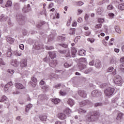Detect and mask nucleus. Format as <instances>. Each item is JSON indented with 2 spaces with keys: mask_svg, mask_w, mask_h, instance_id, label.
I'll return each mask as SVG.
<instances>
[{
  "mask_svg": "<svg viewBox=\"0 0 124 124\" xmlns=\"http://www.w3.org/2000/svg\"><path fill=\"white\" fill-rule=\"evenodd\" d=\"M86 58H80L79 59V62H86Z\"/></svg>",
  "mask_w": 124,
  "mask_h": 124,
  "instance_id": "obj_53",
  "label": "nucleus"
},
{
  "mask_svg": "<svg viewBox=\"0 0 124 124\" xmlns=\"http://www.w3.org/2000/svg\"><path fill=\"white\" fill-rule=\"evenodd\" d=\"M78 94L81 97H87V93L84 90H79L78 91Z\"/></svg>",
  "mask_w": 124,
  "mask_h": 124,
  "instance_id": "obj_8",
  "label": "nucleus"
},
{
  "mask_svg": "<svg viewBox=\"0 0 124 124\" xmlns=\"http://www.w3.org/2000/svg\"><path fill=\"white\" fill-rule=\"evenodd\" d=\"M114 92L115 89L111 87H109L104 91L106 96H111V95L114 94Z\"/></svg>",
  "mask_w": 124,
  "mask_h": 124,
  "instance_id": "obj_1",
  "label": "nucleus"
},
{
  "mask_svg": "<svg viewBox=\"0 0 124 124\" xmlns=\"http://www.w3.org/2000/svg\"><path fill=\"white\" fill-rule=\"evenodd\" d=\"M113 70H114V68H113L112 67H110L109 68H108V72H112Z\"/></svg>",
  "mask_w": 124,
  "mask_h": 124,
  "instance_id": "obj_57",
  "label": "nucleus"
},
{
  "mask_svg": "<svg viewBox=\"0 0 124 124\" xmlns=\"http://www.w3.org/2000/svg\"><path fill=\"white\" fill-rule=\"evenodd\" d=\"M14 8L16 9V10H18V9H20V3L15 2L14 3Z\"/></svg>",
  "mask_w": 124,
  "mask_h": 124,
  "instance_id": "obj_27",
  "label": "nucleus"
},
{
  "mask_svg": "<svg viewBox=\"0 0 124 124\" xmlns=\"http://www.w3.org/2000/svg\"><path fill=\"white\" fill-rule=\"evenodd\" d=\"M48 40L49 42L53 41V40H54V35H49L48 37Z\"/></svg>",
  "mask_w": 124,
  "mask_h": 124,
  "instance_id": "obj_37",
  "label": "nucleus"
},
{
  "mask_svg": "<svg viewBox=\"0 0 124 124\" xmlns=\"http://www.w3.org/2000/svg\"><path fill=\"white\" fill-rule=\"evenodd\" d=\"M90 104V101L88 100H84L82 102L79 103L80 106L83 107V106H86V105H88Z\"/></svg>",
  "mask_w": 124,
  "mask_h": 124,
  "instance_id": "obj_11",
  "label": "nucleus"
},
{
  "mask_svg": "<svg viewBox=\"0 0 124 124\" xmlns=\"http://www.w3.org/2000/svg\"><path fill=\"white\" fill-rule=\"evenodd\" d=\"M7 56V57H11L12 56V52H11V50L10 49H9L8 51Z\"/></svg>",
  "mask_w": 124,
  "mask_h": 124,
  "instance_id": "obj_44",
  "label": "nucleus"
},
{
  "mask_svg": "<svg viewBox=\"0 0 124 124\" xmlns=\"http://www.w3.org/2000/svg\"><path fill=\"white\" fill-rule=\"evenodd\" d=\"M102 27V24H97L95 26V29H101Z\"/></svg>",
  "mask_w": 124,
  "mask_h": 124,
  "instance_id": "obj_47",
  "label": "nucleus"
},
{
  "mask_svg": "<svg viewBox=\"0 0 124 124\" xmlns=\"http://www.w3.org/2000/svg\"><path fill=\"white\" fill-rule=\"evenodd\" d=\"M120 62H124V57L121 58L120 60Z\"/></svg>",
  "mask_w": 124,
  "mask_h": 124,
  "instance_id": "obj_64",
  "label": "nucleus"
},
{
  "mask_svg": "<svg viewBox=\"0 0 124 124\" xmlns=\"http://www.w3.org/2000/svg\"><path fill=\"white\" fill-rule=\"evenodd\" d=\"M78 55L79 56H85L86 55V51L83 49H80L78 51Z\"/></svg>",
  "mask_w": 124,
  "mask_h": 124,
  "instance_id": "obj_29",
  "label": "nucleus"
},
{
  "mask_svg": "<svg viewBox=\"0 0 124 124\" xmlns=\"http://www.w3.org/2000/svg\"><path fill=\"white\" fill-rule=\"evenodd\" d=\"M57 64H58L57 60H51L49 63V66H51V67H56Z\"/></svg>",
  "mask_w": 124,
  "mask_h": 124,
  "instance_id": "obj_12",
  "label": "nucleus"
},
{
  "mask_svg": "<svg viewBox=\"0 0 124 124\" xmlns=\"http://www.w3.org/2000/svg\"><path fill=\"white\" fill-rule=\"evenodd\" d=\"M90 34H91V31H86L85 32V35H86V36H89Z\"/></svg>",
  "mask_w": 124,
  "mask_h": 124,
  "instance_id": "obj_63",
  "label": "nucleus"
},
{
  "mask_svg": "<svg viewBox=\"0 0 124 124\" xmlns=\"http://www.w3.org/2000/svg\"><path fill=\"white\" fill-rule=\"evenodd\" d=\"M115 84H116L118 86H122L124 83V80L122 79V77L120 76H117L115 77V79L113 80Z\"/></svg>",
  "mask_w": 124,
  "mask_h": 124,
  "instance_id": "obj_2",
  "label": "nucleus"
},
{
  "mask_svg": "<svg viewBox=\"0 0 124 124\" xmlns=\"http://www.w3.org/2000/svg\"><path fill=\"white\" fill-rule=\"evenodd\" d=\"M44 24H45V21L41 22V24H39L37 25V27L40 28V27H41V26H42L43 25H44Z\"/></svg>",
  "mask_w": 124,
  "mask_h": 124,
  "instance_id": "obj_50",
  "label": "nucleus"
},
{
  "mask_svg": "<svg viewBox=\"0 0 124 124\" xmlns=\"http://www.w3.org/2000/svg\"><path fill=\"white\" fill-rule=\"evenodd\" d=\"M6 100H7V97L4 95L0 99V102H3L6 101Z\"/></svg>",
  "mask_w": 124,
  "mask_h": 124,
  "instance_id": "obj_38",
  "label": "nucleus"
},
{
  "mask_svg": "<svg viewBox=\"0 0 124 124\" xmlns=\"http://www.w3.org/2000/svg\"><path fill=\"white\" fill-rule=\"evenodd\" d=\"M66 38L62 36H58L57 37V41L59 42H63L65 41Z\"/></svg>",
  "mask_w": 124,
  "mask_h": 124,
  "instance_id": "obj_17",
  "label": "nucleus"
},
{
  "mask_svg": "<svg viewBox=\"0 0 124 124\" xmlns=\"http://www.w3.org/2000/svg\"><path fill=\"white\" fill-rule=\"evenodd\" d=\"M119 68L121 71L124 72V63H123L120 65Z\"/></svg>",
  "mask_w": 124,
  "mask_h": 124,
  "instance_id": "obj_42",
  "label": "nucleus"
},
{
  "mask_svg": "<svg viewBox=\"0 0 124 124\" xmlns=\"http://www.w3.org/2000/svg\"><path fill=\"white\" fill-rule=\"evenodd\" d=\"M67 103L71 107H72L74 105V100L72 99H69L67 101Z\"/></svg>",
  "mask_w": 124,
  "mask_h": 124,
  "instance_id": "obj_25",
  "label": "nucleus"
},
{
  "mask_svg": "<svg viewBox=\"0 0 124 124\" xmlns=\"http://www.w3.org/2000/svg\"><path fill=\"white\" fill-rule=\"evenodd\" d=\"M31 80L33 83H36L37 82V79H36L34 77H33L31 78Z\"/></svg>",
  "mask_w": 124,
  "mask_h": 124,
  "instance_id": "obj_49",
  "label": "nucleus"
},
{
  "mask_svg": "<svg viewBox=\"0 0 124 124\" xmlns=\"http://www.w3.org/2000/svg\"><path fill=\"white\" fill-rule=\"evenodd\" d=\"M48 55L50 57V58H51V59H53L54 58H56V57L57 56V55H56V53L55 52H48Z\"/></svg>",
  "mask_w": 124,
  "mask_h": 124,
  "instance_id": "obj_21",
  "label": "nucleus"
},
{
  "mask_svg": "<svg viewBox=\"0 0 124 124\" xmlns=\"http://www.w3.org/2000/svg\"><path fill=\"white\" fill-rule=\"evenodd\" d=\"M15 86L17 89H19L20 90L25 89V87L24 86V85L20 83H16Z\"/></svg>",
  "mask_w": 124,
  "mask_h": 124,
  "instance_id": "obj_16",
  "label": "nucleus"
},
{
  "mask_svg": "<svg viewBox=\"0 0 124 124\" xmlns=\"http://www.w3.org/2000/svg\"><path fill=\"white\" fill-rule=\"evenodd\" d=\"M91 95L93 97H99L102 95V93L98 90H94L92 92Z\"/></svg>",
  "mask_w": 124,
  "mask_h": 124,
  "instance_id": "obj_4",
  "label": "nucleus"
},
{
  "mask_svg": "<svg viewBox=\"0 0 124 124\" xmlns=\"http://www.w3.org/2000/svg\"><path fill=\"white\" fill-rule=\"evenodd\" d=\"M15 54L16 56H18V57L22 56V53H21L20 51H16Z\"/></svg>",
  "mask_w": 124,
  "mask_h": 124,
  "instance_id": "obj_52",
  "label": "nucleus"
},
{
  "mask_svg": "<svg viewBox=\"0 0 124 124\" xmlns=\"http://www.w3.org/2000/svg\"><path fill=\"white\" fill-rule=\"evenodd\" d=\"M118 61L117 58H113L110 61V64H115V65H117V63H118Z\"/></svg>",
  "mask_w": 124,
  "mask_h": 124,
  "instance_id": "obj_14",
  "label": "nucleus"
},
{
  "mask_svg": "<svg viewBox=\"0 0 124 124\" xmlns=\"http://www.w3.org/2000/svg\"><path fill=\"white\" fill-rule=\"evenodd\" d=\"M86 120L89 123H91V122H94L96 121L95 118H94L92 114H87L86 116Z\"/></svg>",
  "mask_w": 124,
  "mask_h": 124,
  "instance_id": "obj_5",
  "label": "nucleus"
},
{
  "mask_svg": "<svg viewBox=\"0 0 124 124\" xmlns=\"http://www.w3.org/2000/svg\"><path fill=\"white\" fill-rule=\"evenodd\" d=\"M46 50H53V49H54V46H46Z\"/></svg>",
  "mask_w": 124,
  "mask_h": 124,
  "instance_id": "obj_51",
  "label": "nucleus"
},
{
  "mask_svg": "<svg viewBox=\"0 0 124 124\" xmlns=\"http://www.w3.org/2000/svg\"><path fill=\"white\" fill-rule=\"evenodd\" d=\"M95 107H98L99 106H102L103 104L102 103H96L94 104Z\"/></svg>",
  "mask_w": 124,
  "mask_h": 124,
  "instance_id": "obj_48",
  "label": "nucleus"
},
{
  "mask_svg": "<svg viewBox=\"0 0 124 124\" xmlns=\"http://www.w3.org/2000/svg\"><path fill=\"white\" fill-rule=\"evenodd\" d=\"M103 11L104 10L102 8H99L97 9V13H98L99 15H101V14L103 13Z\"/></svg>",
  "mask_w": 124,
  "mask_h": 124,
  "instance_id": "obj_32",
  "label": "nucleus"
},
{
  "mask_svg": "<svg viewBox=\"0 0 124 124\" xmlns=\"http://www.w3.org/2000/svg\"><path fill=\"white\" fill-rule=\"evenodd\" d=\"M58 118L59 119H60V120H64V119L66 118V116L65 115V114L61 113L58 114Z\"/></svg>",
  "mask_w": 124,
  "mask_h": 124,
  "instance_id": "obj_20",
  "label": "nucleus"
},
{
  "mask_svg": "<svg viewBox=\"0 0 124 124\" xmlns=\"http://www.w3.org/2000/svg\"><path fill=\"white\" fill-rule=\"evenodd\" d=\"M87 68V66H86L85 65V64H82L81 63H80L78 65V68L80 71H82V70L85 69V68Z\"/></svg>",
  "mask_w": 124,
  "mask_h": 124,
  "instance_id": "obj_22",
  "label": "nucleus"
},
{
  "mask_svg": "<svg viewBox=\"0 0 124 124\" xmlns=\"http://www.w3.org/2000/svg\"><path fill=\"white\" fill-rule=\"evenodd\" d=\"M13 84H12V82L10 81L6 85H5V87H4V90L5 91V92H7V91H8V89H9V88H10V87H11V86H12Z\"/></svg>",
  "mask_w": 124,
  "mask_h": 124,
  "instance_id": "obj_15",
  "label": "nucleus"
},
{
  "mask_svg": "<svg viewBox=\"0 0 124 124\" xmlns=\"http://www.w3.org/2000/svg\"><path fill=\"white\" fill-rule=\"evenodd\" d=\"M39 119L42 122H46L47 120V116H41L39 117Z\"/></svg>",
  "mask_w": 124,
  "mask_h": 124,
  "instance_id": "obj_34",
  "label": "nucleus"
},
{
  "mask_svg": "<svg viewBox=\"0 0 124 124\" xmlns=\"http://www.w3.org/2000/svg\"><path fill=\"white\" fill-rule=\"evenodd\" d=\"M21 67H26L27 66V60H22L20 62Z\"/></svg>",
  "mask_w": 124,
  "mask_h": 124,
  "instance_id": "obj_18",
  "label": "nucleus"
},
{
  "mask_svg": "<svg viewBox=\"0 0 124 124\" xmlns=\"http://www.w3.org/2000/svg\"><path fill=\"white\" fill-rule=\"evenodd\" d=\"M122 119H123V113H120L118 114L116 119L118 121H121Z\"/></svg>",
  "mask_w": 124,
  "mask_h": 124,
  "instance_id": "obj_36",
  "label": "nucleus"
},
{
  "mask_svg": "<svg viewBox=\"0 0 124 124\" xmlns=\"http://www.w3.org/2000/svg\"><path fill=\"white\" fill-rule=\"evenodd\" d=\"M59 53L60 54H64L65 55V57L66 58H71V56L70 55V51L69 49H67L66 50H58Z\"/></svg>",
  "mask_w": 124,
  "mask_h": 124,
  "instance_id": "obj_3",
  "label": "nucleus"
},
{
  "mask_svg": "<svg viewBox=\"0 0 124 124\" xmlns=\"http://www.w3.org/2000/svg\"><path fill=\"white\" fill-rule=\"evenodd\" d=\"M5 63L3 62V61H2V59H0V65H4Z\"/></svg>",
  "mask_w": 124,
  "mask_h": 124,
  "instance_id": "obj_58",
  "label": "nucleus"
},
{
  "mask_svg": "<svg viewBox=\"0 0 124 124\" xmlns=\"http://www.w3.org/2000/svg\"><path fill=\"white\" fill-rule=\"evenodd\" d=\"M65 114H67L68 116H69V114L71 113V110L69 108H67L64 111Z\"/></svg>",
  "mask_w": 124,
  "mask_h": 124,
  "instance_id": "obj_35",
  "label": "nucleus"
},
{
  "mask_svg": "<svg viewBox=\"0 0 124 124\" xmlns=\"http://www.w3.org/2000/svg\"><path fill=\"white\" fill-rule=\"evenodd\" d=\"M115 40V39L114 38H111L110 39V41L109 42V45H113V43H112V41H114Z\"/></svg>",
  "mask_w": 124,
  "mask_h": 124,
  "instance_id": "obj_62",
  "label": "nucleus"
},
{
  "mask_svg": "<svg viewBox=\"0 0 124 124\" xmlns=\"http://www.w3.org/2000/svg\"><path fill=\"white\" fill-rule=\"evenodd\" d=\"M99 112L95 111L93 112V114H92V116H93V117L95 118L96 120H97L98 119V117L100 116Z\"/></svg>",
  "mask_w": 124,
  "mask_h": 124,
  "instance_id": "obj_23",
  "label": "nucleus"
},
{
  "mask_svg": "<svg viewBox=\"0 0 124 124\" xmlns=\"http://www.w3.org/2000/svg\"><path fill=\"white\" fill-rule=\"evenodd\" d=\"M118 9L124 10V3L120 4L118 5Z\"/></svg>",
  "mask_w": 124,
  "mask_h": 124,
  "instance_id": "obj_41",
  "label": "nucleus"
},
{
  "mask_svg": "<svg viewBox=\"0 0 124 124\" xmlns=\"http://www.w3.org/2000/svg\"><path fill=\"white\" fill-rule=\"evenodd\" d=\"M90 72H93V68H89L84 71V73L85 74H89V73H90Z\"/></svg>",
  "mask_w": 124,
  "mask_h": 124,
  "instance_id": "obj_26",
  "label": "nucleus"
},
{
  "mask_svg": "<svg viewBox=\"0 0 124 124\" xmlns=\"http://www.w3.org/2000/svg\"><path fill=\"white\" fill-rule=\"evenodd\" d=\"M76 3H77V5H78V6H82V5L84 4V2L81 1L76 2Z\"/></svg>",
  "mask_w": 124,
  "mask_h": 124,
  "instance_id": "obj_43",
  "label": "nucleus"
},
{
  "mask_svg": "<svg viewBox=\"0 0 124 124\" xmlns=\"http://www.w3.org/2000/svg\"><path fill=\"white\" fill-rule=\"evenodd\" d=\"M16 18L20 25H24L25 24V17L23 15H19V16H16Z\"/></svg>",
  "mask_w": 124,
  "mask_h": 124,
  "instance_id": "obj_6",
  "label": "nucleus"
},
{
  "mask_svg": "<svg viewBox=\"0 0 124 124\" xmlns=\"http://www.w3.org/2000/svg\"><path fill=\"white\" fill-rule=\"evenodd\" d=\"M95 66L97 68H101V62L99 60H96L95 61Z\"/></svg>",
  "mask_w": 124,
  "mask_h": 124,
  "instance_id": "obj_13",
  "label": "nucleus"
},
{
  "mask_svg": "<svg viewBox=\"0 0 124 124\" xmlns=\"http://www.w3.org/2000/svg\"><path fill=\"white\" fill-rule=\"evenodd\" d=\"M26 112H29V110H30V109H31L32 107V104H29L27 105L26 106Z\"/></svg>",
  "mask_w": 124,
  "mask_h": 124,
  "instance_id": "obj_31",
  "label": "nucleus"
},
{
  "mask_svg": "<svg viewBox=\"0 0 124 124\" xmlns=\"http://www.w3.org/2000/svg\"><path fill=\"white\" fill-rule=\"evenodd\" d=\"M33 47L36 50H40L41 48H43V45L41 43L35 42L33 45Z\"/></svg>",
  "mask_w": 124,
  "mask_h": 124,
  "instance_id": "obj_7",
  "label": "nucleus"
},
{
  "mask_svg": "<svg viewBox=\"0 0 124 124\" xmlns=\"http://www.w3.org/2000/svg\"><path fill=\"white\" fill-rule=\"evenodd\" d=\"M52 102L53 103H54V104H58V103H59V102H60V99H59L58 98L53 99L52 100Z\"/></svg>",
  "mask_w": 124,
  "mask_h": 124,
  "instance_id": "obj_40",
  "label": "nucleus"
},
{
  "mask_svg": "<svg viewBox=\"0 0 124 124\" xmlns=\"http://www.w3.org/2000/svg\"><path fill=\"white\" fill-rule=\"evenodd\" d=\"M78 112L79 114H85V113H87V110L84 109L79 108L78 109Z\"/></svg>",
  "mask_w": 124,
  "mask_h": 124,
  "instance_id": "obj_33",
  "label": "nucleus"
},
{
  "mask_svg": "<svg viewBox=\"0 0 124 124\" xmlns=\"http://www.w3.org/2000/svg\"><path fill=\"white\" fill-rule=\"evenodd\" d=\"M89 17H90V16L89 15H88V14L85 15V21H88Z\"/></svg>",
  "mask_w": 124,
  "mask_h": 124,
  "instance_id": "obj_60",
  "label": "nucleus"
},
{
  "mask_svg": "<svg viewBox=\"0 0 124 124\" xmlns=\"http://www.w3.org/2000/svg\"><path fill=\"white\" fill-rule=\"evenodd\" d=\"M98 22L100 24H102V23H103L104 22V19H102V18H99L98 20Z\"/></svg>",
  "mask_w": 124,
  "mask_h": 124,
  "instance_id": "obj_54",
  "label": "nucleus"
},
{
  "mask_svg": "<svg viewBox=\"0 0 124 124\" xmlns=\"http://www.w3.org/2000/svg\"><path fill=\"white\" fill-rule=\"evenodd\" d=\"M11 64L15 67H17L18 65H19V62H17L16 60H15L12 62Z\"/></svg>",
  "mask_w": 124,
  "mask_h": 124,
  "instance_id": "obj_28",
  "label": "nucleus"
},
{
  "mask_svg": "<svg viewBox=\"0 0 124 124\" xmlns=\"http://www.w3.org/2000/svg\"><path fill=\"white\" fill-rule=\"evenodd\" d=\"M63 65L66 68H68V67L71 66V64H68L67 62L65 63Z\"/></svg>",
  "mask_w": 124,
  "mask_h": 124,
  "instance_id": "obj_45",
  "label": "nucleus"
},
{
  "mask_svg": "<svg viewBox=\"0 0 124 124\" xmlns=\"http://www.w3.org/2000/svg\"><path fill=\"white\" fill-rule=\"evenodd\" d=\"M8 19V16L2 14L0 16V22H6L7 20Z\"/></svg>",
  "mask_w": 124,
  "mask_h": 124,
  "instance_id": "obj_9",
  "label": "nucleus"
},
{
  "mask_svg": "<svg viewBox=\"0 0 124 124\" xmlns=\"http://www.w3.org/2000/svg\"><path fill=\"white\" fill-rule=\"evenodd\" d=\"M71 53L72 57L73 58H75V57L76 56V53H77V50H76V49L75 48V47L72 48Z\"/></svg>",
  "mask_w": 124,
  "mask_h": 124,
  "instance_id": "obj_19",
  "label": "nucleus"
},
{
  "mask_svg": "<svg viewBox=\"0 0 124 124\" xmlns=\"http://www.w3.org/2000/svg\"><path fill=\"white\" fill-rule=\"evenodd\" d=\"M12 5V2L10 0L7 1V3L5 4L6 7H9Z\"/></svg>",
  "mask_w": 124,
  "mask_h": 124,
  "instance_id": "obj_39",
  "label": "nucleus"
},
{
  "mask_svg": "<svg viewBox=\"0 0 124 124\" xmlns=\"http://www.w3.org/2000/svg\"><path fill=\"white\" fill-rule=\"evenodd\" d=\"M119 100V97H115L114 98H112L111 99L112 103H114L113 105V106L114 108H116L118 106V104H117V102Z\"/></svg>",
  "mask_w": 124,
  "mask_h": 124,
  "instance_id": "obj_10",
  "label": "nucleus"
},
{
  "mask_svg": "<svg viewBox=\"0 0 124 124\" xmlns=\"http://www.w3.org/2000/svg\"><path fill=\"white\" fill-rule=\"evenodd\" d=\"M59 45L63 48H67V45L64 44H60Z\"/></svg>",
  "mask_w": 124,
  "mask_h": 124,
  "instance_id": "obj_55",
  "label": "nucleus"
},
{
  "mask_svg": "<svg viewBox=\"0 0 124 124\" xmlns=\"http://www.w3.org/2000/svg\"><path fill=\"white\" fill-rule=\"evenodd\" d=\"M15 40V39H14L13 38H12V37H8L7 38V41L10 44H12L14 43Z\"/></svg>",
  "mask_w": 124,
  "mask_h": 124,
  "instance_id": "obj_24",
  "label": "nucleus"
},
{
  "mask_svg": "<svg viewBox=\"0 0 124 124\" xmlns=\"http://www.w3.org/2000/svg\"><path fill=\"white\" fill-rule=\"evenodd\" d=\"M8 24L9 25V27H12V23H11V21H10V19H9L8 20Z\"/></svg>",
  "mask_w": 124,
  "mask_h": 124,
  "instance_id": "obj_61",
  "label": "nucleus"
},
{
  "mask_svg": "<svg viewBox=\"0 0 124 124\" xmlns=\"http://www.w3.org/2000/svg\"><path fill=\"white\" fill-rule=\"evenodd\" d=\"M114 29L115 30V31L117 32L118 33H122V31H121V29H120V27L118 26H115L114 27Z\"/></svg>",
  "mask_w": 124,
  "mask_h": 124,
  "instance_id": "obj_30",
  "label": "nucleus"
},
{
  "mask_svg": "<svg viewBox=\"0 0 124 124\" xmlns=\"http://www.w3.org/2000/svg\"><path fill=\"white\" fill-rule=\"evenodd\" d=\"M107 8L108 10H111V9H113V8H114V7H113V6L112 5H109L108 6Z\"/></svg>",
  "mask_w": 124,
  "mask_h": 124,
  "instance_id": "obj_56",
  "label": "nucleus"
},
{
  "mask_svg": "<svg viewBox=\"0 0 124 124\" xmlns=\"http://www.w3.org/2000/svg\"><path fill=\"white\" fill-rule=\"evenodd\" d=\"M106 87H107V84L106 83H103L100 85V87H101L102 89H104L106 88Z\"/></svg>",
  "mask_w": 124,
  "mask_h": 124,
  "instance_id": "obj_46",
  "label": "nucleus"
},
{
  "mask_svg": "<svg viewBox=\"0 0 124 124\" xmlns=\"http://www.w3.org/2000/svg\"><path fill=\"white\" fill-rule=\"evenodd\" d=\"M19 48L21 50H24V49H25V46H24V45L21 44L19 45Z\"/></svg>",
  "mask_w": 124,
  "mask_h": 124,
  "instance_id": "obj_59",
  "label": "nucleus"
}]
</instances>
